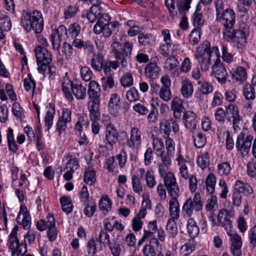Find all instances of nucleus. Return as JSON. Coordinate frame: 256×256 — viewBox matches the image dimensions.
I'll return each instance as SVG.
<instances>
[{"label":"nucleus","instance_id":"obj_1","mask_svg":"<svg viewBox=\"0 0 256 256\" xmlns=\"http://www.w3.org/2000/svg\"><path fill=\"white\" fill-rule=\"evenodd\" d=\"M194 56L204 72L209 70L213 61L214 64L212 66V74L220 82L226 80L227 72L220 59V54L217 46L211 47L210 43L204 40L197 47Z\"/></svg>","mask_w":256,"mask_h":256},{"label":"nucleus","instance_id":"obj_2","mask_svg":"<svg viewBox=\"0 0 256 256\" xmlns=\"http://www.w3.org/2000/svg\"><path fill=\"white\" fill-rule=\"evenodd\" d=\"M21 24L28 32L33 30L36 34L40 33L44 29V18L42 14L38 10L31 13H23Z\"/></svg>","mask_w":256,"mask_h":256},{"label":"nucleus","instance_id":"obj_3","mask_svg":"<svg viewBox=\"0 0 256 256\" xmlns=\"http://www.w3.org/2000/svg\"><path fill=\"white\" fill-rule=\"evenodd\" d=\"M249 27L244 24L239 26L238 30H234V28L230 30V34H223L224 39L228 42H233L238 48H243L247 43L249 35Z\"/></svg>","mask_w":256,"mask_h":256},{"label":"nucleus","instance_id":"obj_4","mask_svg":"<svg viewBox=\"0 0 256 256\" xmlns=\"http://www.w3.org/2000/svg\"><path fill=\"white\" fill-rule=\"evenodd\" d=\"M236 216V212L233 207L230 209L222 208L219 210L217 216V220L215 221L212 216L209 217L210 221L213 224L218 226H222L226 231L227 234H231L232 222L230 218H234Z\"/></svg>","mask_w":256,"mask_h":256},{"label":"nucleus","instance_id":"obj_5","mask_svg":"<svg viewBox=\"0 0 256 256\" xmlns=\"http://www.w3.org/2000/svg\"><path fill=\"white\" fill-rule=\"evenodd\" d=\"M253 136L249 134L246 130H244L238 136L236 148L241 157L248 156Z\"/></svg>","mask_w":256,"mask_h":256},{"label":"nucleus","instance_id":"obj_6","mask_svg":"<svg viewBox=\"0 0 256 256\" xmlns=\"http://www.w3.org/2000/svg\"><path fill=\"white\" fill-rule=\"evenodd\" d=\"M38 72L44 74L48 68V64L52 62L50 52L44 48L38 46L34 50Z\"/></svg>","mask_w":256,"mask_h":256},{"label":"nucleus","instance_id":"obj_7","mask_svg":"<svg viewBox=\"0 0 256 256\" xmlns=\"http://www.w3.org/2000/svg\"><path fill=\"white\" fill-rule=\"evenodd\" d=\"M216 20L224 26L223 34H230V30L234 28L236 22V14L230 8L226 9L223 12L216 16Z\"/></svg>","mask_w":256,"mask_h":256},{"label":"nucleus","instance_id":"obj_8","mask_svg":"<svg viewBox=\"0 0 256 256\" xmlns=\"http://www.w3.org/2000/svg\"><path fill=\"white\" fill-rule=\"evenodd\" d=\"M118 140V132L116 127L112 124L106 125L103 140L104 147L108 150H112Z\"/></svg>","mask_w":256,"mask_h":256},{"label":"nucleus","instance_id":"obj_9","mask_svg":"<svg viewBox=\"0 0 256 256\" xmlns=\"http://www.w3.org/2000/svg\"><path fill=\"white\" fill-rule=\"evenodd\" d=\"M72 110L68 108H63L56 124V130L61 134L66 128L68 124L72 121Z\"/></svg>","mask_w":256,"mask_h":256},{"label":"nucleus","instance_id":"obj_10","mask_svg":"<svg viewBox=\"0 0 256 256\" xmlns=\"http://www.w3.org/2000/svg\"><path fill=\"white\" fill-rule=\"evenodd\" d=\"M142 144V132L136 127H133L130 131V137L126 140V144L130 148L138 149Z\"/></svg>","mask_w":256,"mask_h":256},{"label":"nucleus","instance_id":"obj_11","mask_svg":"<svg viewBox=\"0 0 256 256\" xmlns=\"http://www.w3.org/2000/svg\"><path fill=\"white\" fill-rule=\"evenodd\" d=\"M67 34L66 28L60 26L50 36V40L54 50H58L60 46L61 42L64 40Z\"/></svg>","mask_w":256,"mask_h":256},{"label":"nucleus","instance_id":"obj_12","mask_svg":"<svg viewBox=\"0 0 256 256\" xmlns=\"http://www.w3.org/2000/svg\"><path fill=\"white\" fill-rule=\"evenodd\" d=\"M163 178L164 184L168 193L172 196H178L179 188L174 174L172 172H168Z\"/></svg>","mask_w":256,"mask_h":256},{"label":"nucleus","instance_id":"obj_13","mask_svg":"<svg viewBox=\"0 0 256 256\" xmlns=\"http://www.w3.org/2000/svg\"><path fill=\"white\" fill-rule=\"evenodd\" d=\"M16 220L24 229L28 230L30 228L32 224L31 217L26 206L22 205L20 206Z\"/></svg>","mask_w":256,"mask_h":256},{"label":"nucleus","instance_id":"obj_14","mask_svg":"<svg viewBox=\"0 0 256 256\" xmlns=\"http://www.w3.org/2000/svg\"><path fill=\"white\" fill-rule=\"evenodd\" d=\"M165 146L166 152H164L162 156V162L166 166L171 164V158L174 157L176 154V144L174 140L170 138H166Z\"/></svg>","mask_w":256,"mask_h":256},{"label":"nucleus","instance_id":"obj_15","mask_svg":"<svg viewBox=\"0 0 256 256\" xmlns=\"http://www.w3.org/2000/svg\"><path fill=\"white\" fill-rule=\"evenodd\" d=\"M230 236L231 245L230 251L234 256H240L242 254L241 248L242 246V240L240 236L234 233L232 234L231 230V234H228Z\"/></svg>","mask_w":256,"mask_h":256},{"label":"nucleus","instance_id":"obj_16","mask_svg":"<svg viewBox=\"0 0 256 256\" xmlns=\"http://www.w3.org/2000/svg\"><path fill=\"white\" fill-rule=\"evenodd\" d=\"M68 74V72H66L64 76L61 80L62 90L65 98L69 102H72L74 98L71 94L70 88L72 89V87L74 84H72Z\"/></svg>","mask_w":256,"mask_h":256},{"label":"nucleus","instance_id":"obj_17","mask_svg":"<svg viewBox=\"0 0 256 256\" xmlns=\"http://www.w3.org/2000/svg\"><path fill=\"white\" fill-rule=\"evenodd\" d=\"M170 103V108L173 111L174 116L176 119H180L184 109L182 100L178 97L174 96Z\"/></svg>","mask_w":256,"mask_h":256},{"label":"nucleus","instance_id":"obj_18","mask_svg":"<svg viewBox=\"0 0 256 256\" xmlns=\"http://www.w3.org/2000/svg\"><path fill=\"white\" fill-rule=\"evenodd\" d=\"M194 88L192 82L188 78L182 81L180 94L184 98H190L194 94Z\"/></svg>","mask_w":256,"mask_h":256},{"label":"nucleus","instance_id":"obj_19","mask_svg":"<svg viewBox=\"0 0 256 256\" xmlns=\"http://www.w3.org/2000/svg\"><path fill=\"white\" fill-rule=\"evenodd\" d=\"M56 226V220L53 214L48 213L44 220H40L36 223V228L40 231Z\"/></svg>","mask_w":256,"mask_h":256},{"label":"nucleus","instance_id":"obj_20","mask_svg":"<svg viewBox=\"0 0 256 256\" xmlns=\"http://www.w3.org/2000/svg\"><path fill=\"white\" fill-rule=\"evenodd\" d=\"M169 214L170 219L178 220L180 218V204L176 196H172L169 202Z\"/></svg>","mask_w":256,"mask_h":256},{"label":"nucleus","instance_id":"obj_21","mask_svg":"<svg viewBox=\"0 0 256 256\" xmlns=\"http://www.w3.org/2000/svg\"><path fill=\"white\" fill-rule=\"evenodd\" d=\"M110 18V16L106 13H102L100 11V14L98 15L97 22L94 27V32L98 34H100L102 26L108 24Z\"/></svg>","mask_w":256,"mask_h":256},{"label":"nucleus","instance_id":"obj_22","mask_svg":"<svg viewBox=\"0 0 256 256\" xmlns=\"http://www.w3.org/2000/svg\"><path fill=\"white\" fill-rule=\"evenodd\" d=\"M46 114L44 117L45 126L50 129L53 124V119L56 114L55 106L54 104H48L46 106Z\"/></svg>","mask_w":256,"mask_h":256},{"label":"nucleus","instance_id":"obj_23","mask_svg":"<svg viewBox=\"0 0 256 256\" xmlns=\"http://www.w3.org/2000/svg\"><path fill=\"white\" fill-rule=\"evenodd\" d=\"M18 230V228L17 226H14L9 236L8 239V246L9 248V250L14 251V254L16 253L15 248L16 246H18V244H20L19 240L17 236V232Z\"/></svg>","mask_w":256,"mask_h":256},{"label":"nucleus","instance_id":"obj_24","mask_svg":"<svg viewBox=\"0 0 256 256\" xmlns=\"http://www.w3.org/2000/svg\"><path fill=\"white\" fill-rule=\"evenodd\" d=\"M120 98L117 94H113L111 95L108 102V110L112 114L116 116L118 114L120 108Z\"/></svg>","mask_w":256,"mask_h":256},{"label":"nucleus","instance_id":"obj_25","mask_svg":"<svg viewBox=\"0 0 256 256\" xmlns=\"http://www.w3.org/2000/svg\"><path fill=\"white\" fill-rule=\"evenodd\" d=\"M104 59L103 55L100 52L94 54L91 59V66L92 68L98 72H100L102 70Z\"/></svg>","mask_w":256,"mask_h":256},{"label":"nucleus","instance_id":"obj_26","mask_svg":"<svg viewBox=\"0 0 256 256\" xmlns=\"http://www.w3.org/2000/svg\"><path fill=\"white\" fill-rule=\"evenodd\" d=\"M226 116L232 118L234 128L236 124L238 123L240 120L238 108L234 104H230L226 108Z\"/></svg>","mask_w":256,"mask_h":256},{"label":"nucleus","instance_id":"obj_27","mask_svg":"<svg viewBox=\"0 0 256 256\" xmlns=\"http://www.w3.org/2000/svg\"><path fill=\"white\" fill-rule=\"evenodd\" d=\"M152 148L155 154L158 156L160 157L162 162L164 146L162 139L156 137H152Z\"/></svg>","mask_w":256,"mask_h":256},{"label":"nucleus","instance_id":"obj_28","mask_svg":"<svg viewBox=\"0 0 256 256\" xmlns=\"http://www.w3.org/2000/svg\"><path fill=\"white\" fill-rule=\"evenodd\" d=\"M89 120L86 114H80L78 116V120L75 124V130L79 133H82L84 129L89 126Z\"/></svg>","mask_w":256,"mask_h":256},{"label":"nucleus","instance_id":"obj_29","mask_svg":"<svg viewBox=\"0 0 256 256\" xmlns=\"http://www.w3.org/2000/svg\"><path fill=\"white\" fill-rule=\"evenodd\" d=\"M187 232L189 236L192 239L196 237L200 232V228L197 226L196 222L192 218H190L187 222Z\"/></svg>","mask_w":256,"mask_h":256},{"label":"nucleus","instance_id":"obj_30","mask_svg":"<svg viewBox=\"0 0 256 256\" xmlns=\"http://www.w3.org/2000/svg\"><path fill=\"white\" fill-rule=\"evenodd\" d=\"M100 87L96 80H92L88 84V98H100Z\"/></svg>","mask_w":256,"mask_h":256},{"label":"nucleus","instance_id":"obj_31","mask_svg":"<svg viewBox=\"0 0 256 256\" xmlns=\"http://www.w3.org/2000/svg\"><path fill=\"white\" fill-rule=\"evenodd\" d=\"M196 242L193 239H189L180 248V254L186 256L192 254L196 248Z\"/></svg>","mask_w":256,"mask_h":256},{"label":"nucleus","instance_id":"obj_32","mask_svg":"<svg viewBox=\"0 0 256 256\" xmlns=\"http://www.w3.org/2000/svg\"><path fill=\"white\" fill-rule=\"evenodd\" d=\"M160 72V68L154 62L148 64L145 68L146 76L152 79L158 78Z\"/></svg>","mask_w":256,"mask_h":256},{"label":"nucleus","instance_id":"obj_33","mask_svg":"<svg viewBox=\"0 0 256 256\" xmlns=\"http://www.w3.org/2000/svg\"><path fill=\"white\" fill-rule=\"evenodd\" d=\"M96 180V172L92 167L86 168L84 176V182L88 185H93Z\"/></svg>","mask_w":256,"mask_h":256},{"label":"nucleus","instance_id":"obj_34","mask_svg":"<svg viewBox=\"0 0 256 256\" xmlns=\"http://www.w3.org/2000/svg\"><path fill=\"white\" fill-rule=\"evenodd\" d=\"M185 119V126L190 129H192L196 127V114L192 111H188L184 115Z\"/></svg>","mask_w":256,"mask_h":256},{"label":"nucleus","instance_id":"obj_35","mask_svg":"<svg viewBox=\"0 0 256 256\" xmlns=\"http://www.w3.org/2000/svg\"><path fill=\"white\" fill-rule=\"evenodd\" d=\"M6 138L9 150L13 152H16L18 148L14 140L13 130L11 128H8L7 130Z\"/></svg>","mask_w":256,"mask_h":256},{"label":"nucleus","instance_id":"obj_36","mask_svg":"<svg viewBox=\"0 0 256 256\" xmlns=\"http://www.w3.org/2000/svg\"><path fill=\"white\" fill-rule=\"evenodd\" d=\"M98 206L100 209L106 214L110 210L112 202L110 198L107 195L104 194L101 197Z\"/></svg>","mask_w":256,"mask_h":256},{"label":"nucleus","instance_id":"obj_37","mask_svg":"<svg viewBox=\"0 0 256 256\" xmlns=\"http://www.w3.org/2000/svg\"><path fill=\"white\" fill-rule=\"evenodd\" d=\"M115 56L116 60L110 61L108 62L111 68L116 70L119 65L120 63L122 64L123 66H125L127 64L126 60L124 58V56L120 52L116 50L115 52Z\"/></svg>","mask_w":256,"mask_h":256},{"label":"nucleus","instance_id":"obj_38","mask_svg":"<svg viewBox=\"0 0 256 256\" xmlns=\"http://www.w3.org/2000/svg\"><path fill=\"white\" fill-rule=\"evenodd\" d=\"M165 4L172 16H178V0H165Z\"/></svg>","mask_w":256,"mask_h":256},{"label":"nucleus","instance_id":"obj_39","mask_svg":"<svg viewBox=\"0 0 256 256\" xmlns=\"http://www.w3.org/2000/svg\"><path fill=\"white\" fill-rule=\"evenodd\" d=\"M86 88L81 84H76L72 87V91L78 100L84 99L86 96Z\"/></svg>","mask_w":256,"mask_h":256},{"label":"nucleus","instance_id":"obj_40","mask_svg":"<svg viewBox=\"0 0 256 256\" xmlns=\"http://www.w3.org/2000/svg\"><path fill=\"white\" fill-rule=\"evenodd\" d=\"M144 179L146 186L150 188H154L156 184L154 172L152 168H150L146 170Z\"/></svg>","mask_w":256,"mask_h":256},{"label":"nucleus","instance_id":"obj_41","mask_svg":"<svg viewBox=\"0 0 256 256\" xmlns=\"http://www.w3.org/2000/svg\"><path fill=\"white\" fill-rule=\"evenodd\" d=\"M216 184V178L214 174H209L206 179V190L210 194H213L215 191Z\"/></svg>","mask_w":256,"mask_h":256},{"label":"nucleus","instance_id":"obj_42","mask_svg":"<svg viewBox=\"0 0 256 256\" xmlns=\"http://www.w3.org/2000/svg\"><path fill=\"white\" fill-rule=\"evenodd\" d=\"M62 208L66 214L71 212L73 209L72 200L70 196H63L60 200Z\"/></svg>","mask_w":256,"mask_h":256},{"label":"nucleus","instance_id":"obj_43","mask_svg":"<svg viewBox=\"0 0 256 256\" xmlns=\"http://www.w3.org/2000/svg\"><path fill=\"white\" fill-rule=\"evenodd\" d=\"M234 189L239 192H243L246 194H252L253 192L251 186L242 180H237L234 184Z\"/></svg>","mask_w":256,"mask_h":256},{"label":"nucleus","instance_id":"obj_44","mask_svg":"<svg viewBox=\"0 0 256 256\" xmlns=\"http://www.w3.org/2000/svg\"><path fill=\"white\" fill-rule=\"evenodd\" d=\"M127 26L130 28L128 31V34L130 36H134L138 34L141 29L138 22L134 20H128L126 22Z\"/></svg>","mask_w":256,"mask_h":256},{"label":"nucleus","instance_id":"obj_45","mask_svg":"<svg viewBox=\"0 0 256 256\" xmlns=\"http://www.w3.org/2000/svg\"><path fill=\"white\" fill-rule=\"evenodd\" d=\"M194 210L196 211L195 204H194L192 200L190 198L184 204L182 210L186 216L190 218Z\"/></svg>","mask_w":256,"mask_h":256},{"label":"nucleus","instance_id":"obj_46","mask_svg":"<svg viewBox=\"0 0 256 256\" xmlns=\"http://www.w3.org/2000/svg\"><path fill=\"white\" fill-rule=\"evenodd\" d=\"M209 155L208 152H200L197 157L196 162L198 165L202 169L206 168L209 164Z\"/></svg>","mask_w":256,"mask_h":256},{"label":"nucleus","instance_id":"obj_47","mask_svg":"<svg viewBox=\"0 0 256 256\" xmlns=\"http://www.w3.org/2000/svg\"><path fill=\"white\" fill-rule=\"evenodd\" d=\"M202 30L200 28L193 29L189 35V42L193 45H196L201 39Z\"/></svg>","mask_w":256,"mask_h":256},{"label":"nucleus","instance_id":"obj_48","mask_svg":"<svg viewBox=\"0 0 256 256\" xmlns=\"http://www.w3.org/2000/svg\"><path fill=\"white\" fill-rule=\"evenodd\" d=\"M132 186L133 191L140 194L143 190V186L140 178L136 174H132L131 178Z\"/></svg>","mask_w":256,"mask_h":256},{"label":"nucleus","instance_id":"obj_49","mask_svg":"<svg viewBox=\"0 0 256 256\" xmlns=\"http://www.w3.org/2000/svg\"><path fill=\"white\" fill-rule=\"evenodd\" d=\"M230 164L227 162H221L217 166L218 174L222 176H228L231 171Z\"/></svg>","mask_w":256,"mask_h":256},{"label":"nucleus","instance_id":"obj_50","mask_svg":"<svg viewBox=\"0 0 256 256\" xmlns=\"http://www.w3.org/2000/svg\"><path fill=\"white\" fill-rule=\"evenodd\" d=\"M160 132L164 138H169L171 132L170 122L166 120H162L160 125Z\"/></svg>","mask_w":256,"mask_h":256},{"label":"nucleus","instance_id":"obj_51","mask_svg":"<svg viewBox=\"0 0 256 256\" xmlns=\"http://www.w3.org/2000/svg\"><path fill=\"white\" fill-rule=\"evenodd\" d=\"M24 86L26 91L34 93L36 84L30 74H28L27 77L24 80Z\"/></svg>","mask_w":256,"mask_h":256},{"label":"nucleus","instance_id":"obj_52","mask_svg":"<svg viewBox=\"0 0 256 256\" xmlns=\"http://www.w3.org/2000/svg\"><path fill=\"white\" fill-rule=\"evenodd\" d=\"M242 92L243 95L246 100H254L255 98V90L252 84H246L243 88Z\"/></svg>","mask_w":256,"mask_h":256},{"label":"nucleus","instance_id":"obj_53","mask_svg":"<svg viewBox=\"0 0 256 256\" xmlns=\"http://www.w3.org/2000/svg\"><path fill=\"white\" fill-rule=\"evenodd\" d=\"M192 20L194 25L198 26V28H200L204 24L205 20L200 10H196L195 11L192 15Z\"/></svg>","mask_w":256,"mask_h":256},{"label":"nucleus","instance_id":"obj_54","mask_svg":"<svg viewBox=\"0 0 256 256\" xmlns=\"http://www.w3.org/2000/svg\"><path fill=\"white\" fill-rule=\"evenodd\" d=\"M232 76L236 80L243 82L246 80L247 74L245 68L242 66H238L236 70L234 71Z\"/></svg>","mask_w":256,"mask_h":256},{"label":"nucleus","instance_id":"obj_55","mask_svg":"<svg viewBox=\"0 0 256 256\" xmlns=\"http://www.w3.org/2000/svg\"><path fill=\"white\" fill-rule=\"evenodd\" d=\"M176 220L169 219L166 225V230L172 237L175 236L178 234V228Z\"/></svg>","mask_w":256,"mask_h":256},{"label":"nucleus","instance_id":"obj_56","mask_svg":"<svg viewBox=\"0 0 256 256\" xmlns=\"http://www.w3.org/2000/svg\"><path fill=\"white\" fill-rule=\"evenodd\" d=\"M158 95L161 100L166 102L170 101L172 98V93L170 88L161 87Z\"/></svg>","mask_w":256,"mask_h":256},{"label":"nucleus","instance_id":"obj_57","mask_svg":"<svg viewBox=\"0 0 256 256\" xmlns=\"http://www.w3.org/2000/svg\"><path fill=\"white\" fill-rule=\"evenodd\" d=\"M193 139L195 146L200 148L203 147L206 143V138L200 132H196L193 136Z\"/></svg>","mask_w":256,"mask_h":256},{"label":"nucleus","instance_id":"obj_58","mask_svg":"<svg viewBox=\"0 0 256 256\" xmlns=\"http://www.w3.org/2000/svg\"><path fill=\"white\" fill-rule=\"evenodd\" d=\"M138 42L140 44L148 45L154 42V36L150 34H140L138 36Z\"/></svg>","mask_w":256,"mask_h":256},{"label":"nucleus","instance_id":"obj_59","mask_svg":"<svg viewBox=\"0 0 256 256\" xmlns=\"http://www.w3.org/2000/svg\"><path fill=\"white\" fill-rule=\"evenodd\" d=\"M222 58L227 64H230L234 61L233 54L228 52V47L224 45L222 48Z\"/></svg>","mask_w":256,"mask_h":256},{"label":"nucleus","instance_id":"obj_60","mask_svg":"<svg viewBox=\"0 0 256 256\" xmlns=\"http://www.w3.org/2000/svg\"><path fill=\"white\" fill-rule=\"evenodd\" d=\"M198 84H200L198 90L203 94H208L213 91L212 85L208 82H201L198 80Z\"/></svg>","mask_w":256,"mask_h":256},{"label":"nucleus","instance_id":"obj_61","mask_svg":"<svg viewBox=\"0 0 256 256\" xmlns=\"http://www.w3.org/2000/svg\"><path fill=\"white\" fill-rule=\"evenodd\" d=\"M120 84L124 88L132 86L134 84V82L132 74L128 72L124 74L120 78Z\"/></svg>","mask_w":256,"mask_h":256},{"label":"nucleus","instance_id":"obj_62","mask_svg":"<svg viewBox=\"0 0 256 256\" xmlns=\"http://www.w3.org/2000/svg\"><path fill=\"white\" fill-rule=\"evenodd\" d=\"M100 14V10L98 8L92 7L86 14V18L90 22H94L97 20L98 15Z\"/></svg>","mask_w":256,"mask_h":256},{"label":"nucleus","instance_id":"obj_63","mask_svg":"<svg viewBox=\"0 0 256 256\" xmlns=\"http://www.w3.org/2000/svg\"><path fill=\"white\" fill-rule=\"evenodd\" d=\"M82 78L86 81H89L92 77L93 74L90 69L86 66L82 68L80 72Z\"/></svg>","mask_w":256,"mask_h":256},{"label":"nucleus","instance_id":"obj_64","mask_svg":"<svg viewBox=\"0 0 256 256\" xmlns=\"http://www.w3.org/2000/svg\"><path fill=\"white\" fill-rule=\"evenodd\" d=\"M250 244L252 248L256 246V224L250 228L248 232Z\"/></svg>","mask_w":256,"mask_h":256}]
</instances>
